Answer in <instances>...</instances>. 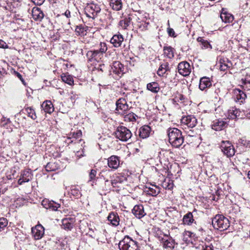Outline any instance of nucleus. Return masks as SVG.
Here are the masks:
<instances>
[{"instance_id": "nucleus-1", "label": "nucleus", "mask_w": 250, "mask_h": 250, "mask_svg": "<svg viewBox=\"0 0 250 250\" xmlns=\"http://www.w3.org/2000/svg\"><path fill=\"white\" fill-rule=\"evenodd\" d=\"M169 143L172 146L178 148L184 143V137L181 130L177 128H169L167 130Z\"/></svg>"}, {"instance_id": "nucleus-2", "label": "nucleus", "mask_w": 250, "mask_h": 250, "mask_svg": "<svg viewBox=\"0 0 250 250\" xmlns=\"http://www.w3.org/2000/svg\"><path fill=\"white\" fill-rule=\"evenodd\" d=\"M99 50L89 51L86 54L88 62H91V64L95 65V68H96V63L100 62L104 53L106 51L107 49L105 43L101 42Z\"/></svg>"}, {"instance_id": "nucleus-3", "label": "nucleus", "mask_w": 250, "mask_h": 250, "mask_svg": "<svg viewBox=\"0 0 250 250\" xmlns=\"http://www.w3.org/2000/svg\"><path fill=\"white\" fill-rule=\"evenodd\" d=\"M212 225L215 229L223 231L229 227V222L224 216L218 214L212 219Z\"/></svg>"}, {"instance_id": "nucleus-4", "label": "nucleus", "mask_w": 250, "mask_h": 250, "mask_svg": "<svg viewBox=\"0 0 250 250\" xmlns=\"http://www.w3.org/2000/svg\"><path fill=\"white\" fill-rule=\"evenodd\" d=\"M119 248L120 250H137L138 246L136 241L126 235L120 241Z\"/></svg>"}, {"instance_id": "nucleus-5", "label": "nucleus", "mask_w": 250, "mask_h": 250, "mask_svg": "<svg viewBox=\"0 0 250 250\" xmlns=\"http://www.w3.org/2000/svg\"><path fill=\"white\" fill-rule=\"evenodd\" d=\"M115 133L117 138L124 142L127 141L132 136L130 130L124 126H118Z\"/></svg>"}, {"instance_id": "nucleus-6", "label": "nucleus", "mask_w": 250, "mask_h": 250, "mask_svg": "<svg viewBox=\"0 0 250 250\" xmlns=\"http://www.w3.org/2000/svg\"><path fill=\"white\" fill-rule=\"evenodd\" d=\"M101 11L99 5L94 2L87 3L84 8V12L87 17L94 19Z\"/></svg>"}, {"instance_id": "nucleus-7", "label": "nucleus", "mask_w": 250, "mask_h": 250, "mask_svg": "<svg viewBox=\"0 0 250 250\" xmlns=\"http://www.w3.org/2000/svg\"><path fill=\"white\" fill-rule=\"evenodd\" d=\"M115 112L120 115H124L129 110V106L125 98H119L116 102Z\"/></svg>"}, {"instance_id": "nucleus-8", "label": "nucleus", "mask_w": 250, "mask_h": 250, "mask_svg": "<svg viewBox=\"0 0 250 250\" xmlns=\"http://www.w3.org/2000/svg\"><path fill=\"white\" fill-rule=\"evenodd\" d=\"M220 147L222 151L228 157H231L235 154V149L229 141H222Z\"/></svg>"}, {"instance_id": "nucleus-9", "label": "nucleus", "mask_w": 250, "mask_h": 250, "mask_svg": "<svg viewBox=\"0 0 250 250\" xmlns=\"http://www.w3.org/2000/svg\"><path fill=\"white\" fill-rule=\"evenodd\" d=\"M197 210L194 209L192 212H188L183 218V223L184 225L190 226L193 223L196 224L195 220L197 219Z\"/></svg>"}, {"instance_id": "nucleus-10", "label": "nucleus", "mask_w": 250, "mask_h": 250, "mask_svg": "<svg viewBox=\"0 0 250 250\" xmlns=\"http://www.w3.org/2000/svg\"><path fill=\"white\" fill-rule=\"evenodd\" d=\"M32 170L31 169H26L21 171L20 178L18 180V183L21 185L23 183L28 182L33 178Z\"/></svg>"}, {"instance_id": "nucleus-11", "label": "nucleus", "mask_w": 250, "mask_h": 250, "mask_svg": "<svg viewBox=\"0 0 250 250\" xmlns=\"http://www.w3.org/2000/svg\"><path fill=\"white\" fill-rule=\"evenodd\" d=\"M178 69L179 73L184 77L188 76L191 70L190 64L187 62H183L179 63Z\"/></svg>"}, {"instance_id": "nucleus-12", "label": "nucleus", "mask_w": 250, "mask_h": 250, "mask_svg": "<svg viewBox=\"0 0 250 250\" xmlns=\"http://www.w3.org/2000/svg\"><path fill=\"white\" fill-rule=\"evenodd\" d=\"M181 121L182 124L190 128L195 127L197 123V119L193 115H188L183 117Z\"/></svg>"}, {"instance_id": "nucleus-13", "label": "nucleus", "mask_w": 250, "mask_h": 250, "mask_svg": "<svg viewBox=\"0 0 250 250\" xmlns=\"http://www.w3.org/2000/svg\"><path fill=\"white\" fill-rule=\"evenodd\" d=\"M42 206L46 209H49L53 211H57L61 207V205L53 201L48 199H43L42 202Z\"/></svg>"}, {"instance_id": "nucleus-14", "label": "nucleus", "mask_w": 250, "mask_h": 250, "mask_svg": "<svg viewBox=\"0 0 250 250\" xmlns=\"http://www.w3.org/2000/svg\"><path fill=\"white\" fill-rule=\"evenodd\" d=\"M219 67L221 71L227 70L232 65L231 62L226 58H220L219 61Z\"/></svg>"}, {"instance_id": "nucleus-15", "label": "nucleus", "mask_w": 250, "mask_h": 250, "mask_svg": "<svg viewBox=\"0 0 250 250\" xmlns=\"http://www.w3.org/2000/svg\"><path fill=\"white\" fill-rule=\"evenodd\" d=\"M132 213L138 218L143 217L146 213L144 211V206L142 205H135L132 210Z\"/></svg>"}, {"instance_id": "nucleus-16", "label": "nucleus", "mask_w": 250, "mask_h": 250, "mask_svg": "<svg viewBox=\"0 0 250 250\" xmlns=\"http://www.w3.org/2000/svg\"><path fill=\"white\" fill-rule=\"evenodd\" d=\"M227 125L226 122L222 119H217L213 121L211 125L212 129L216 131H220L223 129Z\"/></svg>"}, {"instance_id": "nucleus-17", "label": "nucleus", "mask_w": 250, "mask_h": 250, "mask_svg": "<svg viewBox=\"0 0 250 250\" xmlns=\"http://www.w3.org/2000/svg\"><path fill=\"white\" fill-rule=\"evenodd\" d=\"M112 69L113 73L121 77L124 73L123 65L119 62H114L112 64Z\"/></svg>"}, {"instance_id": "nucleus-18", "label": "nucleus", "mask_w": 250, "mask_h": 250, "mask_svg": "<svg viewBox=\"0 0 250 250\" xmlns=\"http://www.w3.org/2000/svg\"><path fill=\"white\" fill-rule=\"evenodd\" d=\"M32 233L35 239L39 240L44 234V229L42 226H36L32 229Z\"/></svg>"}, {"instance_id": "nucleus-19", "label": "nucleus", "mask_w": 250, "mask_h": 250, "mask_svg": "<svg viewBox=\"0 0 250 250\" xmlns=\"http://www.w3.org/2000/svg\"><path fill=\"white\" fill-rule=\"evenodd\" d=\"M107 220L113 226H117L119 225L120 218L117 212H110L107 217Z\"/></svg>"}, {"instance_id": "nucleus-20", "label": "nucleus", "mask_w": 250, "mask_h": 250, "mask_svg": "<svg viewBox=\"0 0 250 250\" xmlns=\"http://www.w3.org/2000/svg\"><path fill=\"white\" fill-rule=\"evenodd\" d=\"M151 131V129L149 125H144L139 130V136L142 139L147 138L149 136Z\"/></svg>"}, {"instance_id": "nucleus-21", "label": "nucleus", "mask_w": 250, "mask_h": 250, "mask_svg": "<svg viewBox=\"0 0 250 250\" xmlns=\"http://www.w3.org/2000/svg\"><path fill=\"white\" fill-rule=\"evenodd\" d=\"M247 97L246 94L240 89H236L234 90L233 98L236 102L243 103Z\"/></svg>"}, {"instance_id": "nucleus-22", "label": "nucleus", "mask_w": 250, "mask_h": 250, "mask_svg": "<svg viewBox=\"0 0 250 250\" xmlns=\"http://www.w3.org/2000/svg\"><path fill=\"white\" fill-rule=\"evenodd\" d=\"M120 165L119 158L116 156H111L108 159V166L110 168L116 169Z\"/></svg>"}, {"instance_id": "nucleus-23", "label": "nucleus", "mask_w": 250, "mask_h": 250, "mask_svg": "<svg viewBox=\"0 0 250 250\" xmlns=\"http://www.w3.org/2000/svg\"><path fill=\"white\" fill-rule=\"evenodd\" d=\"M220 18L222 21L225 23H230L234 20L233 16L231 14L228 13L227 10L224 8L222 9Z\"/></svg>"}, {"instance_id": "nucleus-24", "label": "nucleus", "mask_w": 250, "mask_h": 250, "mask_svg": "<svg viewBox=\"0 0 250 250\" xmlns=\"http://www.w3.org/2000/svg\"><path fill=\"white\" fill-rule=\"evenodd\" d=\"M74 219L72 218H66L62 220V227L64 229L71 230L73 227Z\"/></svg>"}, {"instance_id": "nucleus-25", "label": "nucleus", "mask_w": 250, "mask_h": 250, "mask_svg": "<svg viewBox=\"0 0 250 250\" xmlns=\"http://www.w3.org/2000/svg\"><path fill=\"white\" fill-rule=\"evenodd\" d=\"M111 171L107 168L103 169L99 173L100 178H103L105 180V184L109 182V179L111 178Z\"/></svg>"}, {"instance_id": "nucleus-26", "label": "nucleus", "mask_w": 250, "mask_h": 250, "mask_svg": "<svg viewBox=\"0 0 250 250\" xmlns=\"http://www.w3.org/2000/svg\"><path fill=\"white\" fill-rule=\"evenodd\" d=\"M124 38L121 35H115L110 40V42L114 47H119L121 46Z\"/></svg>"}, {"instance_id": "nucleus-27", "label": "nucleus", "mask_w": 250, "mask_h": 250, "mask_svg": "<svg viewBox=\"0 0 250 250\" xmlns=\"http://www.w3.org/2000/svg\"><path fill=\"white\" fill-rule=\"evenodd\" d=\"M169 71L167 69V64L164 63L162 64L159 68L157 74L160 77H167L168 76Z\"/></svg>"}, {"instance_id": "nucleus-28", "label": "nucleus", "mask_w": 250, "mask_h": 250, "mask_svg": "<svg viewBox=\"0 0 250 250\" xmlns=\"http://www.w3.org/2000/svg\"><path fill=\"white\" fill-rule=\"evenodd\" d=\"M33 18L36 21H41L44 16L42 12L38 7H34L32 9Z\"/></svg>"}, {"instance_id": "nucleus-29", "label": "nucleus", "mask_w": 250, "mask_h": 250, "mask_svg": "<svg viewBox=\"0 0 250 250\" xmlns=\"http://www.w3.org/2000/svg\"><path fill=\"white\" fill-rule=\"evenodd\" d=\"M42 107L45 112L49 114L52 113L54 110L53 105L50 101L44 102L42 104Z\"/></svg>"}, {"instance_id": "nucleus-30", "label": "nucleus", "mask_w": 250, "mask_h": 250, "mask_svg": "<svg viewBox=\"0 0 250 250\" xmlns=\"http://www.w3.org/2000/svg\"><path fill=\"white\" fill-rule=\"evenodd\" d=\"M60 162L55 161V162H50L47 164L45 166V169L47 171H54L58 170L60 168Z\"/></svg>"}, {"instance_id": "nucleus-31", "label": "nucleus", "mask_w": 250, "mask_h": 250, "mask_svg": "<svg viewBox=\"0 0 250 250\" xmlns=\"http://www.w3.org/2000/svg\"><path fill=\"white\" fill-rule=\"evenodd\" d=\"M212 85V82L210 79H200L199 87L201 90L208 88Z\"/></svg>"}, {"instance_id": "nucleus-32", "label": "nucleus", "mask_w": 250, "mask_h": 250, "mask_svg": "<svg viewBox=\"0 0 250 250\" xmlns=\"http://www.w3.org/2000/svg\"><path fill=\"white\" fill-rule=\"evenodd\" d=\"M126 181V178L124 176H117L114 180H111V184L113 187H119L120 185Z\"/></svg>"}, {"instance_id": "nucleus-33", "label": "nucleus", "mask_w": 250, "mask_h": 250, "mask_svg": "<svg viewBox=\"0 0 250 250\" xmlns=\"http://www.w3.org/2000/svg\"><path fill=\"white\" fill-rule=\"evenodd\" d=\"M8 224V220L4 217L0 218V232L6 229L5 232H11L10 229H8L7 225Z\"/></svg>"}, {"instance_id": "nucleus-34", "label": "nucleus", "mask_w": 250, "mask_h": 250, "mask_svg": "<svg viewBox=\"0 0 250 250\" xmlns=\"http://www.w3.org/2000/svg\"><path fill=\"white\" fill-rule=\"evenodd\" d=\"M146 192L147 194L152 196H155L160 192L159 188L156 186H152V187L146 188Z\"/></svg>"}, {"instance_id": "nucleus-35", "label": "nucleus", "mask_w": 250, "mask_h": 250, "mask_svg": "<svg viewBox=\"0 0 250 250\" xmlns=\"http://www.w3.org/2000/svg\"><path fill=\"white\" fill-rule=\"evenodd\" d=\"M122 116H124V120L126 122H134L136 121L137 117V116L135 113L130 112L129 110H128L127 113Z\"/></svg>"}, {"instance_id": "nucleus-36", "label": "nucleus", "mask_w": 250, "mask_h": 250, "mask_svg": "<svg viewBox=\"0 0 250 250\" xmlns=\"http://www.w3.org/2000/svg\"><path fill=\"white\" fill-rule=\"evenodd\" d=\"M110 5L113 9L119 11L122 7V3L121 0H110Z\"/></svg>"}, {"instance_id": "nucleus-37", "label": "nucleus", "mask_w": 250, "mask_h": 250, "mask_svg": "<svg viewBox=\"0 0 250 250\" xmlns=\"http://www.w3.org/2000/svg\"><path fill=\"white\" fill-rule=\"evenodd\" d=\"M163 247L165 248L173 249L175 245V241L171 237L167 239H163Z\"/></svg>"}, {"instance_id": "nucleus-38", "label": "nucleus", "mask_w": 250, "mask_h": 250, "mask_svg": "<svg viewBox=\"0 0 250 250\" xmlns=\"http://www.w3.org/2000/svg\"><path fill=\"white\" fill-rule=\"evenodd\" d=\"M147 89L153 92V93H157L159 89V85L156 82H151L147 84Z\"/></svg>"}, {"instance_id": "nucleus-39", "label": "nucleus", "mask_w": 250, "mask_h": 250, "mask_svg": "<svg viewBox=\"0 0 250 250\" xmlns=\"http://www.w3.org/2000/svg\"><path fill=\"white\" fill-rule=\"evenodd\" d=\"M163 50L164 55L168 58L171 59L174 57L173 49L171 46H164Z\"/></svg>"}, {"instance_id": "nucleus-40", "label": "nucleus", "mask_w": 250, "mask_h": 250, "mask_svg": "<svg viewBox=\"0 0 250 250\" xmlns=\"http://www.w3.org/2000/svg\"><path fill=\"white\" fill-rule=\"evenodd\" d=\"M82 135V133L80 130H77L76 132H71L68 136V140L73 139L75 142L76 139L80 138Z\"/></svg>"}, {"instance_id": "nucleus-41", "label": "nucleus", "mask_w": 250, "mask_h": 250, "mask_svg": "<svg viewBox=\"0 0 250 250\" xmlns=\"http://www.w3.org/2000/svg\"><path fill=\"white\" fill-rule=\"evenodd\" d=\"M70 193L77 198L81 196V193L78 187L72 186L71 188Z\"/></svg>"}, {"instance_id": "nucleus-42", "label": "nucleus", "mask_w": 250, "mask_h": 250, "mask_svg": "<svg viewBox=\"0 0 250 250\" xmlns=\"http://www.w3.org/2000/svg\"><path fill=\"white\" fill-rule=\"evenodd\" d=\"M130 21L131 19L129 17L125 18L120 21L119 25L123 29H125L130 25Z\"/></svg>"}, {"instance_id": "nucleus-43", "label": "nucleus", "mask_w": 250, "mask_h": 250, "mask_svg": "<svg viewBox=\"0 0 250 250\" xmlns=\"http://www.w3.org/2000/svg\"><path fill=\"white\" fill-rule=\"evenodd\" d=\"M199 247L200 250H214L213 245L209 242L207 243L203 242Z\"/></svg>"}, {"instance_id": "nucleus-44", "label": "nucleus", "mask_w": 250, "mask_h": 250, "mask_svg": "<svg viewBox=\"0 0 250 250\" xmlns=\"http://www.w3.org/2000/svg\"><path fill=\"white\" fill-rule=\"evenodd\" d=\"M97 170L96 169H92L89 173V182H92L94 183L98 178L96 177Z\"/></svg>"}, {"instance_id": "nucleus-45", "label": "nucleus", "mask_w": 250, "mask_h": 250, "mask_svg": "<svg viewBox=\"0 0 250 250\" xmlns=\"http://www.w3.org/2000/svg\"><path fill=\"white\" fill-rule=\"evenodd\" d=\"M195 234L189 231H185L183 233V240L186 242H189L190 240H188V238H194Z\"/></svg>"}, {"instance_id": "nucleus-46", "label": "nucleus", "mask_w": 250, "mask_h": 250, "mask_svg": "<svg viewBox=\"0 0 250 250\" xmlns=\"http://www.w3.org/2000/svg\"><path fill=\"white\" fill-rule=\"evenodd\" d=\"M241 86L244 90H250V80L242 79Z\"/></svg>"}, {"instance_id": "nucleus-47", "label": "nucleus", "mask_w": 250, "mask_h": 250, "mask_svg": "<svg viewBox=\"0 0 250 250\" xmlns=\"http://www.w3.org/2000/svg\"><path fill=\"white\" fill-rule=\"evenodd\" d=\"M25 111L29 117H31L33 120H35L36 119L37 116L33 109L31 107H27L25 108Z\"/></svg>"}, {"instance_id": "nucleus-48", "label": "nucleus", "mask_w": 250, "mask_h": 250, "mask_svg": "<svg viewBox=\"0 0 250 250\" xmlns=\"http://www.w3.org/2000/svg\"><path fill=\"white\" fill-rule=\"evenodd\" d=\"M228 118L229 119L235 120V107H232L228 110Z\"/></svg>"}, {"instance_id": "nucleus-49", "label": "nucleus", "mask_w": 250, "mask_h": 250, "mask_svg": "<svg viewBox=\"0 0 250 250\" xmlns=\"http://www.w3.org/2000/svg\"><path fill=\"white\" fill-rule=\"evenodd\" d=\"M148 25V22H146V21H140L137 24V26L140 28L141 30L144 31L146 30L147 29V26Z\"/></svg>"}, {"instance_id": "nucleus-50", "label": "nucleus", "mask_w": 250, "mask_h": 250, "mask_svg": "<svg viewBox=\"0 0 250 250\" xmlns=\"http://www.w3.org/2000/svg\"><path fill=\"white\" fill-rule=\"evenodd\" d=\"M16 171L14 169H11L10 171V173H7L6 177L8 180H12L13 179H15L16 178Z\"/></svg>"}, {"instance_id": "nucleus-51", "label": "nucleus", "mask_w": 250, "mask_h": 250, "mask_svg": "<svg viewBox=\"0 0 250 250\" xmlns=\"http://www.w3.org/2000/svg\"><path fill=\"white\" fill-rule=\"evenodd\" d=\"M163 187L167 189H171L173 188V184L172 182H170V181L169 180L168 182H164L163 183Z\"/></svg>"}, {"instance_id": "nucleus-52", "label": "nucleus", "mask_w": 250, "mask_h": 250, "mask_svg": "<svg viewBox=\"0 0 250 250\" xmlns=\"http://www.w3.org/2000/svg\"><path fill=\"white\" fill-rule=\"evenodd\" d=\"M10 122L9 118H6L5 117H2L1 119L0 125L1 126H5L6 125Z\"/></svg>"}, {"instance_id": "nucleus-53", "label": "nucleus", "mask_w": 250, "mask_h": 250, "mask_svg": "<svg viewBox=\"0 0 250 250\" xmlns=\"http://www.w3.org/2000/svg\"><path fill=\"white\" fill-rule=\"evenodd\" d=\"M76 32L79 34V35H84V32L85 31L84 30V28L81 27V26H77L75 29Z\"/></svg>"}, {"instance_id": "nucleus-54", "label": "nucleus", "mask_w": 250, "mask_h": 250, "mask_svg": "<svg viewBox=\"0 0 250 250\" xmlns=\"http://www.w3.org/2000/svg\"><path fill=\"white\" fill-rule=\"evenodd\" d=\"M184 97L182 94H179L178 96H176L175 98L174 99V100H175V102H180L181 103L184 102Z\"/></svg>"}, {"instance_id": "nucleus-55", "label": "nucleus", "mask_w": 250, "mask_h": 250, "mask_svg": "<svg viewBox=\"0 0 250 250\" xmlns=\"http://www.w3.org/2000/svg\"><path fill=\"white\" fill-rule=\"evenodd\" d=\"M236 119L240 118H242V112L238 109L235 107Z\"/></svg>"}, {"instance_id": "nucleus-56", "label": "nucleus", "mask_w": 250, "mask_h": 250, "mask_svg": "<svg viewBox=\"0 0 250 250\" xmlns=\"http://www.w3.org/2000/svg\"><path fill=\"white\" fill-rule=\"evenodd\" d=\"M79 98V96L76 94L72 93L70 99L72 103H74L76 100Z\"/></svg>"}, {"instance_id": "nucleus-57", "label": "nucleus", "mask_w": 250, "mask_h": 250, "mask_svg": "<svg viewBox=\"0 0 250 250\" xmlns=\"http://www.w3.org/2000/svg\"><path fill=\"white\" fill-rule=\"evenodd\" d=\"M202 44L205 48H212L211 45L207 41H203Z\"/></svg>"}, {"instance_id": "nucleus-58", "label": "nucleus", "mask_w": 250, "mask_h": 250, "mask_svg": "<svg viewBox=\"0 0 250 250\" xmlns=\"http://www.w3.org/2000/svg\"><path fill=\"white\" fill-rule=\"evenodd\" d=\"M8 46L7 43L2 40H0V48H8Z\"/></svg>"}, {"instance_id": "nucleus-59", "label": "nucleus", "mask_w": 250, "mask_h": 250, "mask_svg": "<svg viewBox=\"0 0 250 250\" xmlns=\"http://www.w3.org/2000/svg\"><path fill=\"white\" fill-rule=\"evenodd\" d=\"M62 80L64 83H67L70 85H72L73 84H74L73 79H62Z\"/></svg>"}, {"instance_id": "nucleus-60", "label": "nucleus", "mask_w": 250, "mask_h": 250, "mask_svg": "<svg viewBox=\"0 0 250 250\" xmlns=\"http://www.w3.org/2000/svg\"><path fill=\"white\" fill-rule=\"evenodd\" d=\"M238 143L243 146H247L248 145V143L244 139H240L238 140Z\"/></svg>"}, {"instance_id": "nucleus-61", "label": "nucleus", "mask_w": 250, "mask_h": 250, "mask_svg": "<svg viewBox=\"0 0 250 250\" xmlns=\"http://www.w3.org/2000/svg\"><path fill=\"white\" fill-rule=\"evenodd\" d=\"M167 32L170 36L175 37V32L172 28H171L170 27L167 28Z\"/></svg>"}, {"instance_id": "nucleus-62", "label": "nucleus", "mask_w": 250, "mask_h": 250, "mask_svg": "<svg viewBox=\"0 0 250 250\" xmlns=\"http://www.w3.org/2000/svg\"><path fill=\"white\" fill-rule=\"evenodd\" d=\"M31 1L36 5H42L43 3L45 0H31Z\"/></svg>"}, {"instance_id": "nucleus-63", "label": "nucleus", "mask_w": 250, "mask_h": 250, "mask_svg": "<svg viewBox=\"0 0 250 250\" xmlns=\"http://www.w3.org/2000/svg\"><path fill=\"white\" fill-rule=\"evenodd\" d=\"M89 229V230L88 232V233L89 234V235L92 238H95V235L94 234V229H90V228Z\"/></svg>"}, {"instance_id": "nucleus-64", "label": "nucleus", "mask_w": 250, "mask_h": 250, "mask_svg": "<svg viewBox=\"0 0 250 250\" xmlns=\"http://www.w3.org/2000/svg\"><path fill=\"white\" fill-rule=\"evenodd\" d=\"M64 15L67 18H69L71 16V13L69 10H66L64 13Z\"/></svg>"}]
</instances>
